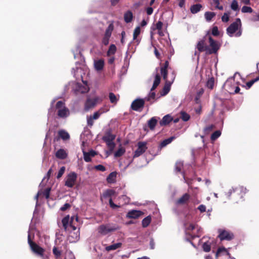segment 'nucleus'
Masks as SVG:
<instances>
[{"label": "nucleus", "mask_w": 259, "mask_h": 259, "mask_svg": "<svg viewBox=\"0 0 259 259\" xmlns=\"http://www.w3.org/2000/svg\"><path fill=\"white\" fill-rule=\"evenodd\" d=\"M144 105L145 101L144 99H137L133 101L131 107L134 111H141Z\"/></svg>", "instance_id": "12"}, {"label": "nucleus", "mask_w": 259, "mask_h": 259, "mask_svg": "<svg viewBox=\"0 0 259 259\" xmlns=\"http://www.w3.org/2000/svg\"><path fill=\"white\" fill-rule=\"evenodd\" d=\"M104 66V61L102 59L96 60L94 61V67L97 71H101Z\"/></svg>", "instance_id": "23"}, {"label": "nucleus", "mask_w": 259, "mask_h": 259, "mask_svg": "<svg viewBox=\"0 0 259 259\" xmlns=\"http://www.w3.org/2000/svg\"><path fill=\"white\" fill-rule=\"evenodd\" d=\"M175 139L174 137H171L168 139H165L160 143V147H164L166 146L167 145L170 143L173 140Z\"/></svg>", "instance_id": "37"}, {"label": "nucleus", "mask_w": 259, "mask_h": 259, "mask_svg": "<svg viewBox=\"0 0 259 259\" xmlns=\"http://www.w3.org/2000/svg\"><path fill=\"white\" fill-rule=\"evenodd\" d=\"M190 198V195L188 193H185L176 201L175 203L177 205H187Z\"/></svg>", "instance_id": "14"}, {"label": "nucleus", "mask_w": 259, "mask_h": 259, "mask_svg": "<svg viewBox=\"0 0 259 259\" xmlns=\"http://www.w3.org/2000/svg\"><path fill=\"white\" fill-rule=\"evenodd\" d=\"M57 115L61 118H66L69 115V110L67 107L58 110Z\"/></svg>", "instance_id": "20"}, {"label": "nucleus", "mask_w": 259, "mask_h": 259, "mask_svg": "<svg viewBox=\"0 0 259 259\" xmlns=\"http://www.w3.org/2000/svg\"><path fill=\"white\" fill-rule=\"evenodd\" d=\"M240 91V88L238 86H235L234 89L229 88V90H228V92L231 94H234L239 93Z\"/></svg>", "instance_id": "50"}, {"label": "nucleus", "mask_w": 259, "mask_h": 259, "mask_svg": "<svg viewBox=\"0 0 259 259\" xmlns=\"http://www.w3.org/2000/svg\"><path fill=\"white\" fill-rule=\"evenodd\" d=\"M58 135L63 140H67L70 138L69 134L64 130L59 131L58 132Z\"/></svg>", "instance_id": "31"}, {"label": "nucleus", "mask_w": 259, "mask_h": 259, "mask_svg": "<svg viewBox=\"0 0 259 259\" xmlns=\"http://www.w3.org/2000/svg\"><path fill=\"white\" fill-rule=\"evenodd\" d=\"M65 170V166L61 167L58 171V175L57 176V178L60 179L64 174Z\"/></svg>", "instance_id": "57"}, {"label": "nucleus", "mask_w": 259, "mask_h": 259, "mask_svg": "<svg viewBox=\"0 0 259 259\" xmlns=\"http://www.w3.org/2000/svg\"><path fill=\"white\" fill-rule=\"evenodd\" d=\"M144 213L140 210H132L128 212L126 214V218L136 219H138Z\"/></svg>", "instance_id": "18"}, {"label": "nucleus", "mask_w": 259, "mask_h": 259, "mask_svg": "<svg viewBox=\"0 0 259 259\" xmlns=\"http://www.w3.org/2000/svg\"><path fill=\"white\" fill-rule=\"evenodd\" d=\"M77 175L75 172H71L66 177L65 185L68 188H72L76 181Z\"/></svg>", "instance_id": "8"}, {"label": "nucleus", "mask_w": 259, "mask_h": 259, "mask_svg": "<svg viewBox=\"0 0 259 259\" xmlns=\"http://www.w3.org/2000/svg\"><path fill=\"white\" fill-rule=\"evenodd\" d=\"M79 91L81 93H85L89 91V89L87 87L80 86L79 87Z\"/></svg>", "instance_id": "64"}, {"label": "nucleus", "mask_w": 259, "mask_h": 259, "mask_svg": "<svg viewBox=\"0 0 259 259\" xmlns=\"http://www.w3.org/2000/svg\"><path fill=\"white\" fill-rule=\"evenodd\" d=\"M210 48L208 47V54H216L220 49V45L210 36L208 37Z\"/></svg>", "instance_id": "7"}, {"label": "nucleus", "mask_w": 259, "mask_h": 259, "mask_svg": "<svg viewBox=\"0 0 259 259\" xmlns=\"http://www.w3.org/2000/svg\"><path fill=\"white\" fill-rule=\"evenodd\" d=\"M230 13H225L222 17V21L224 22H227L229 20Z\"/></svg>", "instance_id": "56"}, {"label": "nucleus", "mask_w": 259, "mask_h": 259, "mask_svg": "<svg viewBox=\"0 0 259 259\" xmlns=\"http://www.w3.org/2000/svg\"><path fill=\"white\" fill-rule=\"evenodd\" d=\"M237 74V72L235 73L233 77H231L228 78L225 82L224 84V89L228 92V90H229V88L234 89L235 87L236 82L235 81V76Z\"/></svg>", "instance_id": "16"}, {"label": "nucleus", "mask_w": 259, "mask_h": 259, "mask_svg": "<svg viewBox=\"0 0 259 259\" xmlns=\"http://www.w3.org/2000/svg\"><path fill=\"white\" fill-rule=\"evenodd\" d=\"M70 207H71V205L70 204H69L68 203H66L65 204H64L63 205V206H62L61 207L60 210L61 211H64L66 210L67 209H68V208H69Z\"/></svg>", "instance_id": "63"}, {"label": "nucleus", "mask_w": 259, "mask_h": 259, "mask_svg": "<svg viewBox=\"0 0 259 259\" xmlns=\"http://www.w3.org/2000/svg\"><path fill=\"white\" fill-rule=\"evenodd\" d=\"M104 112L102 109L95 112L93 115L87 117V123L88 126L91 127L94 124V120L98 119L100 115Z\"/></svg>", "instance_id": "15"}, {"label": "nucleus", "mask_w": 259, "mask_h": 259, "mask_svg": "<svg viewBox=\"0 0 259 259\" xmlns=\"http://www.w3.org/2000/svg\"><path fill=\"white\" fill-rule=\"evenodd\" d=\"M157 123L156 117H153L148 121V126L151 130H153Z\"/></svg>", "instance_id": "27"}, {"label": "nucleus", "mask_w": 259, "mask_h": 259, "mask_svg": "<svg viewBox=\"0 0 259 259\" xmlns=\"http://www.w3.org/2000/svg\"><path fill=\"white\" fill-rule=\"evenodd\" d=\"M94 168L95 169L101 171H105L106 170V167L101 164L96 165L95 166Z\"/></svg>", "instance_id": "58"}, {"label": "nucleus", "mask_w": 259, "mask_h": 259, "mask_svg": "<svg viewBox=\"0 0 259 259\" xmlns=\"http://www.w3.org/2000/svg\"><path fill=\"white\" fill-rule=\"evenodd\" d=\"M183 167V163L181 161H178L175 164V171L177 172H181L182 169Z\"/></svg>", "instance_id": "38"}, {"label": "nucleus", "mask_w": 259, "mask_h": 259, "mask_svg": "<svg viewBox=\"0 0 259 259\" xmlns=\"http://www.w3.org/2000/svg\"><path fill=\"white\" fill-rule=\"evenodd\" d=\"M251 21L255 22L259 21V13H254L250 18Z\"/></svg>", "instance_id": "60"}, {"label": "nucleus", "mask_w": 259, "mask_h": 259, "mask_svg": "<svg viewBox=\"0 0 259 259\" xmlns=\"http://www.w3.org/2000/svg\"><path fill=\"white\" fill-rule=\"evenodd\" d=\"M53 253L56 258H59L61 255V251L56 246H54L53 248Z\"/></svg>", "instance_id": "46"}, {"label": "nucleus", "mask_w": 259, "mask_h": 259, "mask_svg": "<svg viewBox=\"0 0 259 259\" xmlns=\"http://www.w3.org/2000/svg\"><path fill=\"white\" fill-rule=\"evenodd\" d=\"M138 148L134 154V158L138 157L142 155L147 149V142H139L137 144Z\"/></svg>", "instance_id": "11"}, {"label": "nucleus", "mask_w": 259, "mask_h": 259, "mask_svg": "<svg viewBox=\"0 0 259 259\" xmlns=\"http://www.w3.org/2000/svg\"><path fill=\"white\" fill-rule=\"evenodd\" d=\"M117 172L113 171L111 172L107 177L106 181L108 183L113 184L116 182Z\"/></svg>", "instance_id": "21"}, {"label": "nucleus", "mask_w": 259, "mask_h": 259, "mask_svg": "<svg viewBox=\"0 0 259 259\" xmlns=\"http://www.w3.org/2000/svg\"><path fill=\"white\" fill-rule=\"evenodd\" d=\"M106 143L107 146H108V147L109 148L110 151L111 152H112L115 147V143L113 142V141L107 142Z\"/></svg>", "instance_id": "61"}, {"label": "nucleus", "mask_w": 259, "mask_h": 259, "mask_svg": "<svg viewBox=\"0 0 259 259\" xmlns=\"http://www.w3.org/2000/svg\"><path fill=\"white\" fill-rule=\"evenodd\" d=\"M109 98L110 101L111 103L116 104L118 101V99L115 94L113 93H110L109 94Z\"/></svg>", "instance_id": "40"}, {"label": "nucleus", "mask_w": 259, "mask_h": 259, "mask_svg": "<svg viewBox=\"0 0 259 259\" xmlns=\"http://www.w3.org/2000/svg\"><path fill=\"white\" fill-rule=\"evenodd\" d=\"M241 11L242 13H252L253 11V10L250 7L245 6L242 8Z\"/></svg>", "instance_id": "53"}, {"label": "nucleus", "mask_w": 259, "mask_h": 259, "mask_svg": "<svg viewBox=\"0 0 259 259\" xmlns=\"http://www.w3.org/2000/svg\"><path fill=\"white\" fill-rule=\"evenodd\" d=\"M231 8L234 11L238 10V4L237 0H233L231 5Z\"/></svg>", "instance_id": "51"}, {"label": "nucleus", "mask_w": 259, "mask_h": 259, "mask_svg": "<svg viewBox=\"0 0 259 259\" xmlns=\"http://www.w3.org/2000/svg\"><path fill=\"white\" fill-rule=\"evenodd\" d=\"M118 227L116 226H113L109 224H107L106 225H101L99 226L98 228V231L100 234L105 235L109 232L116 231Z\"/></svg>", "instance_id": "5"}, {"label": "nucleus", "mask_w": 259, "mask_h": 259, "mask_svg": "<svg viewBox=\"0 0 259 259\" xmlns=\"http://www.w3.org/2000/svg\"><path fill=\"white\" fill-rule=\"evenodd\" d=\"M258 80V78H257L256 77L255 78L252 79L251 80L247 82L246 84V89H250L251 87V86L253 84V83Z\"/></svg>", "instance_id": "52"}, {"label": "nucleus", "mask_w": 259, "mask_h": 259, "mask_svg": "<svg viewBox=\"0 0 259 259\" xmlns=\"http://www.w3.org/2000/svg\"><path fill=\"white\" fill-rule=\"evenodd\" d=\"M176 76V73L173 71L170 75V78L169 80L167 79V77L164 79L165 80V84L161 92V96H165L168 93L170 90L171 85L175 79Z\"/></svg>", "instance_id": "3"}, {"label": "nucleus", "mask_w": 259, "mask_h": 259, "mask_svg": "<svg viewBox=\"0 0 259 259\" xmlns=\"http://www.w3.org/2000/svg\"><path fill=\"white\" fill-rule=\"evenodd\" d=\"M141 32L140 27L139 26H137L134 31L133 33V39L136 40L138 37V36L140 34Z\"/></svg>", "instance_id": "48"}, {"label": "nucleus", "mask_w": 259, "mask_h": 259, "mask_svg": "<svg viewBox=\"0 0 259 259\" xmlns=\"http://www.w3.org/2000/svg\"><path fill=\"white\" fill-rule=\"evenodd\" d=\"M215 15V13L212 12H206L204 14L205 18L208 22L210 21Z\"/></svg>", "instance_id": "32"}, {"label": "nucleus", "mask_w": 259, "mask_h": 259, "mask_svg": "<svg viewBox=\"0 0 259 259\" xmlns=\"http://www.w3.org/2000/svg\"><path fill=\"white\" fill-rule=\"evenodd\" d=\"M28 243L34 253L41 257L44 256L45 249L31 240L30 233L28 235Z\"/></svg>", "instance_id": "2"}, {"label": "nucleus", "mask_w": 259, "mask_h": 259, "mask_svg": "<svg viewBox=\"0 0 259 259\" xmlns=\"http://www.w3.org/2000/svg\"><path fill=\"white\" fill-rule=\"evenodd\" d=\"M109 205H110V206L113 208V209H115V208H119L120 207V206L119 205H117L115 204H114L112 201V198H110L109 200Z\"/></svg>", "instance_id": "62"}, {"label": "nucleus", "mask_w": 259, "mask_h": 259, "mask_svg": "<svg viewBox=\"0 0 259 259\" xmlns=\"http://www.w3.org/2000/svg\"><path fill=\"white\" fill-rule=\"evenodd\" d=\"M161 80V77L159 73H156L155 76V78L153 85L151 89V91L154 90L159 84Z\"/></svg>", "instance_id": "26"}, {"label": "nucleus", "mask_w": 259, "mask_h": 259, "mask_svg": "<svg viewBox=\"0 0 259 259\" xmlns=\"http://www.w3.org/2000/svg\"><path fill=\"white\" fill-rule=\"evenodd\" d=\"M114 29V25L113 23L110 24L107 29L102 39V43L105 46H107L109 44V38H110L112 32Z\"/></svg>", "instance_id": "13"}, {"label": "nucleus", "mask_w": 259, "mask_h": 259, "mask_svg": "<svg viewBox=\"0 0 259 259\" xmlns=\"http://www.w3.org/2000/svg\"><path fill=\"white\" fill-rule=\"evenodd\" d=\"M214 128V125L213 124L208 125L204 128V133L205 135L208 134Z\"/></svg>", "instance_id": "45"}, {"label": "nucleus", "mask_w": 259, "mask_h": 259, "mask_svg": "<svg viewBox=\"0 0 259 259\" xmlns=\"http://www.w3.org/2000/svg\"><path fill=\"white\" fill-rule=\"evenodd\" d=\"M83 159L85 162H89L92 161L91 156H90L88 152L85 151H83Z\"/></svg>", "instance_id": "49"}, {"label": "nucleus", "mask_w": 259, "mask_h": 259, "mask_svg": "<svg viewBox=\"0 0 259 259\" xmlns=\"http://www.w3.org/2000/svg\"><path fill=\"white\" fill-rule=\"evenodd\" d=\"M195 230H195L194 232V239L196 237H200L203 233L202 229L200 227H199L197 225H196Z\"/></svg>", "instance_id": "34"}, {"label": "nucleus", "mask_w": 259, "mask_h": 259, "mask_svg": "<svg viewBox=\"0 0 259 259\" xmlns=\"http://www.w3.org/2000/svg\"><path fill=\"white\" fill-rule=\"evenodd\" d=\"M115 193V191L113 190L108 189L103 194L104 197H111Z\"/></svg>", "instance_id": "47"}, {"label": "nucleus", "mask_w": 259, "mask_h": 259, "mask_svg": "<svg viewBox=\"0 0 259 259\" xmlns=\"http://www.w3.org/2000/svg\"><path fill=\"white\" fill-rule=\"evenodd\" d=\"M64 107H65V103L64 102H63L62 101H59L57 102L56 105V109L60 110L61 109H62Z\"/></svg>", "instance_id": "54"}, {"label": "nucleus", "mask_w": 259, "mask_h": 259, "mask_svg": "<svg viewBox=\"0 0 259 259\" xmlns=\"http://www.w3.org/2000/svg\"><path fill=\"white\" fill-rule=\"evenodd\" d=\"M122 246V243L120 242L115 243L113 244H111L110 245L107 246L105 247V249L107 251H110L111 250H116L117 248L121 247Z\"/></svg>", "instance_id": "30"}, {"label": "nucleus", "mask_w": 259, "mask_h": 259, "mask_svg": "<svg viewBox=\"0 0 259 259\" xmlns=\"http://www.w3.org/2000/svg\"><path fill=\"white\" fill-rule=\"evenodd\" d=\"M196 225L190 223L185 225V234L186 240H190L194 239V232L196 229Z\"/></svg>", "instance_id": "6"}, {"label": "nucleus", "mask_w": 259, "mask_h": 259, "mask_svg": "<svg viewBox=\"0 0 259 259\" xmlns=\"http://www.w3.org/2000/svg\"><path fill=\"white\" fill-rule=\"evenodd\" d=\"M151 221V218L150 216H147L145 218L142 222V226L144 228H146L149 226Z\"/></svg>", "instance_id": "36"}, {"label": "nucleus", "mask_w": 259, "mask_h": 259, "mask_svg": "<svg viewBox=\"0 0 259 259\" xmlns=\"http://www.w3.org/2000/svg\"><path fill=\"white\" fill-rule=\"evenodd\" d=\"M125 152V149L124 147H120L114 153V157H119L123 155Z\"/></svg>", "instance_id": "33"}, {"label": "nucleus", "mask_w": 259, "mask_h": 259, "mask_svg": "<svg viewBox=\"0 0 259 259\" xmlns=\"http://www.w3.org/2000/svg\"><path fill=\"white\" fill-rule=\"evenodd\" d=\"M206 35L204 36L201 40L198 41L196 46V48L198 50V53L196 51L195 52V55H197L198 56V58L199 57L200 53L206 52L208 54V46L206 45Z\"/></svg>", "instance_id": "4"}, {"label": "nucleus", "mask_w": 259, "mask_h": 259, "mask_svg": "<svg viewBox=\"0 0 259 259\" xmlns=\"http://www.w3.org/2000/svg\"><path fill=\"white\" fill-rule=\"evenodd\" d=\"M203 250L205 252H209L211 249V244L208 242H205L202 245Z\"/></svg>", "instance_id": "42"}, {"label": "nucleus", "mask_w": 259, "mask_h": 259, "mask_svg": "<svg viewBox=\"0 0 259 259\" xmlns=\"http://www.w3.org/2000/svg\"><path fill=\"white\" fill-rule=\"evenodd\" d=\"M56 156L59 159H64L67 157V153L63 149H60L56 153Z\"/></svg>", "instance_id": "24"}, {"label": "nucleus", "mask_w": 259, "mask_h": 259, "mask_svg": "<svg viewBox=\"0 0 259 259\" xmlns=\"http://www.w3.org/2000/svg\"><path fill=\"white\" fill-rule=\"evenodd\" d=\"M221 133L220 131H216L211 135L210 139L212 141H214L221 136Z\"/></svg>", "instance_id": "43"}, {"label": "nucleus", "mask_w": 259, "mask_h": 259, "mask_svg": "<svg viewBox=\"0 0 259 259\" xmlns=\"http://www.w3.org/2000/svg\"><path fill=\"white\" fill-rule=\"evenodd\" d=\"M202 8V6L201 4H197L191 6L190 10L192 14H196L199 12Z\"/></svg>", "instance_id": "29"}, {"label": "nucleus", "mask_w": 259, "mask_h": 259, "mask_svg": "<svg viewBox=\"0 0 259 259\" xmlns=\"http://www.w3.org/2000/svg\"><path fill=\"white\" fill-rule=\"evenodd\" d=\"M241 22L239 18H237L236 21L233 22L227 28V33L230 36H232L233 34L238 29L239 26H241Z\"/></svg>", "instance_id": "10"}, {"label": "nucleus", "mask_w": 259, "mask_h": 259, "mask_svg": "<svg viewBox=\"0 0 259 259\" xmlns=\"http://www.w3.org/2000/svg\"><path fill=\"white\" fill-rule=\"evenodd\" d=\"M181 117L183 121H187L189 120L190 116L186 112L184 111H182L181 112Z\"/></svg>", "instance_id": "44"}, {"label": "nucleus", "mask_w": 259, "mask_h": 259, "mask_svg": "<svg viewBox=\"0 0 259 259\" xmlns=\"http://www.w3.org/2000/svg\"><path fill=\"white\" fill-rule=\"evenodd\" d=\"M162 26H163V23L161 21H158L155 25V28H154L153 30H155V29H157L158 30H162Z\"/></svg>", "instance_id": "59"}, {"label": "nucleus", "mask_w": 259, "mask_h": 259, "mask_svg": "<svg viewBox=\"0 0 259 259\" xmlns=\"http://www.w3.org/2000/svg\"><path fill=\"white\" fill-rule=\"evenodd\" d=\"M133 19V14L132 11H127L124 14V20L126 23H130Z\"/></svg>", "instance_id": "25"}, {"label": "nucleus", "mask_w": 259, "mask_h": 259, "mask_svg": "<svg viewBox=\"0 0 259 259\" xmlns=\"http://www.w3.org/2000/svg\"><path fill=\"white\" fill-rule=\"evenodd\" d=\"M98 98L94 99H88L85 103L84 110L88 111L91 108L94 107L98 101Z\"/></svg>", "instance_id": "17"}, {"label": "nucleus", "mask_w": 259, "mask_h": 259, "mask_svg": "<svg viewBox=\"0 0 259 259\" xmlns=\"http://www.w3.org/2000/svg\"><path fill=\"white\" fill-rule=\"evenodd\" d=\"M116 51V47L115 45L112 44L110 46L109 49L107 51V55L110 56L111 55H114Z\"/></svg>", "instance_id": "35"}, {"label": "nucleus", "mask_w": 259, "mask_h": 259, "mask_svg": "<svg viewBox=\"0 0 259 259\" xmlns=\"http://www.w3.org/2000/svg\"><path fill=\"white\" fill-rule=\"evenodd\" d=\"M115 138V136L113 135L110 132H107L105 136L103 138V140L105 142H112L113 141Z\"/></svg>", "instance_id": "28"}, {"label": "nucleus", "mask_w": 259, "mask_h": 259, "mask_svg": "<svg viewBox=\"0 0 259 259\" xmlns=\"http://www.w3.org/2000/svg\"><path fill=\"white\" fill-rule=\"evenodd\" d=\"M247 192V189L242 186H240L230 190L228 193V197L233 200L238 202L243 198L244 195Z\"/></svg>", "instance_id": "1"}, {"label": "nucleus", "mask_w": 259, "mask_h": 259, "mask_svg": "<svg viewBox=\"0 0 259 259\" xmlns=\"http://www.w3.org/2000/svg\"><path fill=\"white\" fill-rule=\"evenodd\" d=\"M169 65L168 61H166L163 66L160 68V73L163 77V79H165L167 77V68Z\"/></svg>", "instance_id": "19"}, {"label": "nucleus", "mask_w": 259, "mask_h": 259, "mask_svg": "<svg viewBox=\"0 0 259 259\" xmlns=\"http://www.w3.org/2000/svg\"><path fill=\"white\" fill-rule=\"evenodd\" d=\"M212 34L214 36H218L219 35L220 33L217 26H213L211 31Z\"/></svg>", "instance_id": "55"}, {"label": "nucleus", "mask_w": 259, "mask_h": 259, "mask_svg": "<svg viewBox=\"0 0 259 259\" xmlns=\"http://www.w3.org/2000/svg\"><path fill=\"white\" fill-rule=\"evenodd\" d=\"M214 79L213 77L209 78L206 82V87L210 89H212L214 86Z\"/></svg>", "instance_id": "39"}, {"label": "nucleus", "mask_w": 259, "mask_h": 259, "mask_svg": "<svg viewBox=\"0 0 259 259\" xmlns=\"http://www.w3.org/2000/svg\"><path fill=\"white\" fill-rule=\"evenodd\" d=\"M218 232L219 233L218 238L221 241L225 240L230 241L234 238V235L233 233L225 230L219 229Z\"/></svg>", "instance_id": "9"}, {"label": "nucleus", "mask_w": 259, "mask_h": 259, "mask_svg": "<svg viewBox=\"0 0 259 259\" xmlns=\"http://www.w3.org/2000/svg\"><path fill=\"white\" fill-rule=\"evenodd\" d=\"M69 221V216L67 215L64 217L62 220V223L63 224V228L65 230H66Z\"/></svg>", "instance_id": "41"}, {"label": "nucleus", "mask_w": 259, "mask_h": 259, "mask_svg": "<svg viewBox=\"0 0 259 259\" xmlns=\"http://www.w3.org/2000/svg\"><path fill=\"white\" fill-rule=\"evenodd\" d=\"M172 120V118L169 114L165 115L160 121L159 124L161 126H164L169 123Z\"/></svg>", "instance_id": "22"}]
</instances>
